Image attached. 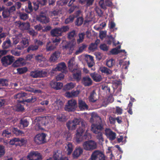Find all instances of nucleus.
<instances>
[{"label":"nucleus","instance_id":"dca6fc26","mask_svg":"<svg viewBox=\"0 0 160 160\" xmlns=\"http://www.w3.org/2000/svg\"><path fill=\"white\" fill-rule=\"evenodd\" d=\"M82 82L85 87H88L92 85V82L89 76H87L82 78Z\"/></svg>","mask_w":160,"mask_h":160},{"label":"nucleus","instance_id":"412c9836","mask_svg":"<svg viewBox=\"0 0 160 160\" xmlns=\"http://www.w3.org/2000/svg\"><path fill=\"white\" fill-rule=\"evenodd\" d=\"M83 152V149L79 147L76 148L72 153L73 158H75L78 157Z\"/></svg>","mask_w":160,"mask_h":160},{"label":"nucleus","instance_id":"c03bdc74","mask_svg":"<svg viewBox=\"0 0 160 160\" xmlns=\"http://www.w3.org/2000/svg\"><path fill=\"white\" fill-rule=\"evenodd\" d=\"M17 73L19 74H22L26 73L28 71L27 67L18 68L17 69Z\"/></svg>","mask_w":160,"mask_h":160},{"label":"nucleus","instance_id":"aec40b11","mask_svg":"<svg viewBox=\"0 0 160 160\" xmlns=\"http://www.w3.org/2000/svg\"><path fill=\"white\" fill-rule=\"evenodd\" d=\"M78 106L81 110H83L85 109L87 110L88 108V106L85 102L82 99L78 100Z\"/></svg>","mask_w":160,"mask_h":160},{"label":"nucleus","instance_id":"4468645a","mask_svg":"<svg viewBox=\"0 0 160 160\" xmlns=\"http://www.w3.org/2000/svg\"><path fill=\"white\" fill-rule=\"evenodd\" d=\"M104 134L107 138L111 141H112L116 138V133L109 128H106Z\"/></svg>","mask_w":160,"mask_h":160},{"label":"nucleus","instance_id":"0eeeda50","mask_svg":"<svg viewBox=\"0 0 160 160\" xmlns=\"http://www.w3.org/2000/svg\"><path fill=\"white\" fill-rule=\"evenodd\" d=\"M82 119L80 118H74L73 120L68 121L66 125L69 130H75L78 125H79Z\"/></svg>","mask_w":160,"mask_h":160},{"label":"nucleus","instance_id":"37998d69","mask_svg":"<svg viewBox=\"0 0 160 160\" xmlns=\"http://www.w3.org/2000/svg\"><path fill=\"white\" fill-rule=\"evenodd\" d=\"M0 85L2 86H8V80L6 79L0 78Z\"/></svg>","mask_w":160,"mask_h":160},{"label":"nucleus","instance_id":"9b49d317","mask_svg":"<svg viewBox=\"0 0 160 160\" xmlns=\"http://www.w3.org/2000/svg\"><path fill=\"white\" fill-rule=\"evenodd\" d=\"M28 160H42V156L38 151H31L27 156Z\"/></svg>","mask_w":160,"mask_h":160},{"label":"nucleus","instance_id":"423d86ee","mask_svg":"<svg viewBox=\"0 0 160 160\" xmlns=\"http://www.w3.org/2000/svg\"><path fill=\"white\" fill-rule=\"evenodd\" d=\"M14 60V57L11 55H7L2 57L1 59L3 66L7 67L11 65Z\"/></svg>","mask_w":160,"mask_h":160},{"label":"nucleus","instance_id":"f3484780","mask_svg":"<svg viewBox=\"0 0 160 160\" xmlns=\"http://www.w3.org/2000/svg\"><path fill=\"white\" fill-rule=\"evenodd\" d=\"M73 72L72 77L74 79L77 81H79L81 78V72L80 70L77 68H75L72 70L70 71Z\"/></svg>","mask_w":160,"mask_h":160},{"label":"nucleus","instance_id":"5fc2aeb1","mask_svg":"<svg viewBox=\"0 0 160 160\" xmlns=\"http://www.w3.org/2000/svg\"><path fill=\"white\" fill-rule=\"evenodd\" d=\"M27 95L26 93L25 92H21L18 93L17 94L14 96L15 98H21L25 97Z\"/></svg>","mask_w":160,"mask_h":160},{"label":"nucleus","instance_id":"1a4fd4ad","mask_svg":"<svg viewBox=\"0 0 160 160\" xmlns=\"http://www.w3.org/2000/svg\"><path fill=\"white\" fill-rule=\"evenodd\" d=\"M90 159L91 160H105V156L99 151L95 150L92 153Z\"/></svg>","mask_w":160,"mask_h":160},{"label":"nucleus","instance_id":"f8f14e48","mask_svg":"<svg viewBox=\"0 0 160 160\" xmlns=\"http://www.w3.org/2000/svg\"><path fill=\"white\" fill-rule=\"evenodd\" d=\"M46 134L44 133L37 134L35 137L34 140L37 144H43L46 142Z\"/></svg>","mask_w":160,"mask_h":160},{"label":"nucleus","instance_id":"58836bf2","mask_svg":"<svg viewBox=\"0 0 160 160\" xmlns=\"http://www.w3.org/2000/svg\"><path fill=\"white\" fill-rule=\"evenodd\" d=\"M87 47V45L85 44H82V45L79 48L78 50L76 51L75 52V54L78 55L82 53Z\"/></svg>","mask_w":160,"mask_h":160},{"label":"nucleus","instance_id":"c9c22d12","mask_svg":"<svg viewBox=\"0 0 160 160\" xmlns=\"http://www.w3.org/2000/svg\"><path fill=\"white\" fill-rule=\"evenodd\" d=\"M75 87L74 84L72 82L68 83L64 86L63 90L65 91L69 90Z\"/></svg>","mask_w":160,"mask_h":160},{"label":"nucleus","instance_id":"473e14b6","mask_svg":"<svg viewBox=\"0 0 160 160\" xmlns=\"http://www.w3.org/2000/svg\"><path fill=\"white\" fill-rule=\"evenodd\" d=\"M67 148L66 149V151L68 155H70L73 150V146L72 144L70 142H68L67 144Z\"/></svg>","mask_w":160,"mask_h":160},{"label":"nucleus","instance_id":"72a5a7b5","mask_svg":"<svg viewBox=\"0 0 160 160\" xmlns=\"http://www.w3.org/2000/svg\"><path fill=\"white\" fill-rule=\"evenodd\" d=\"M35 59L36 61L39 62L44 61L45 58L42 54L36 55L35 57Z\"/></svg>","mask_w":160,"mask_h":160},{"label":"nucleus","instance_id":"49530a36","mask_svg":"<svg viewBox=\"0 0 160 160\" xmlns=\"http://www.w3.org/2000/svg\"><path fill=\"white\" fill-rule=\"evenodd\" d=\"M83 21V19L82 17L78 18L75 22V25L78 26H80L82 24Z\"/></svg>","mask_w":160,"mask_h":160},{"label":"nucleus","instance_id":"6e6552de","mask_svg":"<svg viewBox=\"0 0 160 160\" xmlns=\"http://www.w3.org/2000/svg\"><path fill=\"white\" fill-rule=\"evenodd\" d=\"M77 101L74 99L69 100L64 107L65 110L68 112L74 111L77 106Z\"/></svg>","mask_w":160,"mask_h":160},{"label":"nucleus","instance_id":"bf43d9fd","mask_svg":"<svg viewBox=\"0 0 160 160\" xmlns=\"http://www.w3.org/2000/svg\"><path fill=\"white\" fill-rule=\"evenodd\" d=\"M99 4L100 6L102 9H106L107 8L106 7L105 3L104 0H100L99 2Z\"/></svg>","mask_w":160,"mask_h":160},{"label":"nucleus","instance_id":"4d7b16f0","mask_svg":"<svg viewBox=\"0 0 160 160\" xmlns=\"http://www.w3.org/2000/svg\"><path fill=\"white\" fill-rule=\"evenodd\" d=\"M97 46L96 44L94 43H92L90 45L88 49L91 51H93L97 49Z\"/></svg>","mask_w":160,"mask_h":160},{"label":"nucleus","instance_id":"338daca9","mask_svg":"<svg viewBox=\"0 0 160 160\" xmlns=\"http://www.w3.org/2000/svg\"><path fill=\"white\" fill-rule=\"evenodd\" d=\"M6 8L10 15L16 10L15 7L14 6H12L9 8Z\"/></svg>","mask_w":160,"mask_h":160},{"label":"nucleus","instance_id":"bb28decb","mask_svg":"<svg viewBox=\"0 0 160 160\" xmlns=\"http://www.w3.org/2000/svg\"><path fill=\"white\" fill-rule=\"evenodd\" d=\"M60 53L58 52H55L51 56L49 60L51 62H54L59 57Z\"/></svg>","mask_w":160,"mask_h":160},{"label":"nucleus","instance_id":"7ed1b4c3","mask_svg":"<svg viewBox=\"0 0 160 160\" xmlns=\"http://www.w3.org/2000/svg\"><path fill=\"white\" fill-rule=\"evenodd\" d=\"M40 122L42 126L52 127L54 126L55 120L53 116H47L42 118Z\"/></svg>","mask_w":160,"mask_h":160},{"label":"nucleus","instance_id":"b1692460","mask_svg":"<svg viewBox=\"0 0 160 160\" xmlns=\"http://www.w3.org/2000/svg\"><path fill=\"white\" fill-rule=\"evenodd\" d=\"M12 47V43L10 39L7 38L6 40L4 41L2 45V48L3 49H7Z\"/></svg>","mask_w":160,"mask_h":160},{"label":"nucleus","instance_id":"8fccbe9b","mask_svg":"<svg viewBox=\"0 0 160 160\" xmlns=\"http://www.w3.org/2000/svg\"><path fill=\"white\" fill-rule=\"evenodd\" d=\"M75 18V16L73 15H72L69 16V17L66 19L65 21V23L66 24H68L70 22H72Z\"/></svg>","mask_w":160,"mask_h":160},{"label":"nucleus","instance_id":"864d4df0","mask_svg":"<svg viewBox=\"0 0 160 160\" xmlns=\"http://www.w3.org/2000/svg\"><path fill=\"white\" fill-rule=\"evenodd\" d=\"M45 111V109L42 107H38L33 110V112L39 113L43 112Z\"/></svg>","mask_w":160,"mask_h":160},{"label":"nucleus","instance_id":"13d9d810","mask_svg":"<svg viewBox=\"0 0 160 160\" xmlns=\"http://www.w3.org/2000/svg\"><path fill=\"white\" fill-rule=\"evenodd\" d=\"M33 9L35 11H36L38 9L39 6V2L38 1L36 2H33Z\"/></svg>","mask_w":160,"mask_h":160},{"label":"nucleus","instance_id":"ddd939ff","mask_svg":"<svg viewBox=\"0 0 160 160\" xmlns=\"http://www.w3.org/2000/svg\"><path fill=\"white\" fill-rule=\"evenodd\" d=\"M37 20L42 24H47L50 22L49 18L44 13H41L37 17Z\"/></svg>","mask_w":160,"mask_h":160},{"label":"nucleus","instance_id":"c756f323","mask_svg":"<svg viewBox=\"0 0 160 160\" xmlns=\"http://www.w3.org/2000/svg\"><path fill=\"white\" fill-rule=\"evenodd\" d=\"M11 131L13 133L15 134L16 136L21 135L24 133L22 131L18 129L17 128L12 127L11 129Z\"/></svg>","mask_w":160,"mask_h":160},{"label":"nucleus","instance_id":"680f3d73","mask_svg":"<svg viewBox=\"0 0 160 160\" xmlns=\"http://www.w3.org/2000/svg\"><path fill=\"white\" fill-rule=\"evenodd\" d=\"M100 48L101 49L104 51H107L108 50V47L105 44H102L100 46Z\"/></svg>","mask_w":160,"mask_h":160},{"label":"nucleus","instance_id":"7c9ffc66","mask_svg":"<svg viewBox=\"0 0 160 160\" xmlns=\"http://www.w3.org/2000/svg\"><path fill=\"white\" fill-rule=\"evenodd\" d=\"M94 1V0H79V2L82 4L86 3V6L88 7L92 4Z\"/></svg>","mask_w":160,"mask_h":160},{"label":"nucleus","instance_id":"e2e57ef3","mask_svg":"<svg viewBox=\"0 0 160 160\" xmlns=\"http://www.w3.org/2000/svg\"><path fill=\"white\" fill-rule=\"evenodd\" d=\"M20 141V139L18 138H15L11 140L9 142L10 144L11 145L16 144L15 143Z\"/></svg>","mask_w":160,"mask_h":160},{"label":"nucleus","instance_id":"20e7f679","mask_svg":"<svg viewBox=\"0 0 160 160\" xmlns=\"http://www.w3.org/2000/svg\"><path fill=\"white\" fill-rule=\"evenodd\" d=\"M30 75L33 78H43L47 76V72L44 69L35 70L31 72Z\"/></svg>","mask_w":160,"mask_h":160},{"label":"nucleus","instance_id":"0e129e2a","mask_svg":"<svg viewBox=\"0 0 160 160\" xmlns=\"http://www.w3.org/2000/svg\"><path fill=\"white\" fill-rule=\"evenodd\" d=\"M60 29L61 31V33L62 34L63 32H65L68 31L69 29V27L67 26H63L60 28Z\"/></svg>","mask_w":160,"mask_h":160},{"label":"nucleus","instance_id":"a19ab883","mask_svg":"<svg viewBox=\"0 0 160 160\" xmlns=\"http://www.w3.org/2000/svg\"><path fill=\"white\" fill-rule=\"evenodd\" d=\"M115 61L112 58L107 60L106 65L109 68L112 67L115 64Z\"/></svg>","mask_w":160,"mask_h":160},{"label":"nucleus","instance_id":"774afa93","mask_svg":"<svg viewBox=\"0 0 160 160\" xmlns=\"http://www.w3.org/2000/svg\"><path fill=\"white\" fill-rule=\"evenodd\" d=\"M64 77V74L63 73H61L56 77V79L57 81L61 80L63 79Z\"/></svg>","mask_w":160,"mask_h":160},{"label":"nucleus","instance_id":"052dcab7","mask_svg":"<svg viewBox=\"0 0 160 160\" xmlns=\"http://www.w3.org/2000/svg\"><path fill=\"white\" fill-rule=\"evenodd\" d=\"M5 153L4 147L0 145V157L3 156Z\"/></svg>","mask_w":160,"mask_h":160},{"label":"nucleus","instance_id":"9d476101","mask_svg":"<svg viewBox=\"0 0 160 160\" xmlns=\"http://www.w3.org/2000/svg\"><path fill=\"white\" fill-rule=\"evenodd\" d=\"M62 47V49L65 51H68L67 53L71 54L74 49L75 44L73 43L70 42H65Z\"/></svg>","mask_w":160,"mask_h":160},{"label":"nucleus","instance_id":"6e6d98bb","mask_svg":"<svg viewBox=\"0 0 160 160\" xmlns=\"http://www.w3.org/2000/svg\"><path fill=\"white\" fill-rule=\"evenodd\" d=\"M2 135L3 137L9 138L11 135V133L8 130H4L3 131Z\"/></svg>","mask_w":160,"mask_h":160},{"label":"nucleus","instance_id":"de8ad7c7","mask_svg":"<svg viewBox=\"0 0 160 160\" xmlns=\"http://www.w3.org/2000/svg\"><path fill=\"white\" fill-rule=\"evenodd\" d=\"M25 48L28 45L29 42L27 38H24L22 39V40L20 42Z\"/></svg>","mask_w":160,"mask_h":160},{"label":"nucleus","instance_id":"2eb2a0df","mask_svg":"<svg viewBox=\"0 0 160 160\" xmlns=\"http://www.w3.org/2000/svg\"><path fill=\"white\" fill-rule=\"evenodd\" d=\"M15 23L16 26L22 30H28L30 28V25L29 22H22L19 21H16Z\"/></svg>","mask_w":160,"mask_h":160},{"label":"nucleus","instance_id":"69168bd1","mask_svg":"<svg viewBox=\"0 0 160 160\" xmlns=\"http://www.w3.org/2000/svg\"><path fill=\"white\" fill-rule=\"evenodd\" d=\"M41 119L39 121V122L36 123L35 126V129L37 130H42L43 128H42L41 126H42L41 122H40Z\"/></svg>","mask_w":160,"mask_h":160},{"label":"nucleus","instance_id":"4be33fe9","mask_svg":"<svg viewBox=\"0 0 160 160\" xmlns=\"http://www.w3.org/2000/svg\"><path fill=\"white\" fill-rule=\"evenodd\" d=\"M97 94L95 90H93L92 92H91L88 98L89 102H95L97 100L96 98Z\"/></svg>","mask_w":160,"mask_h":160},{"label":"nucleus","instance_id":"ea45409f","mask_svg":"<svg viewBox=\"0 0 160 160\" xmlns=\"http://www.w3.org/2000/svg\"><path fill=\"white\" fill-rule=\"evenodd\" d=\"M74 59L73 58H71L69 59L68 62V69L70 71L74 70L75 68H73L74 62Z\"/></svg>","mask_w":160,"mask_h":160},{"label":"nucleus","instance_id":"3c124183","mask_svg":"<svg viewBox=\"0 0 160 160\" xmlns=\"http://www.w3.org/2000/svg\"><path fill=\"white\" fill-rule=\"evenodd\" d=\"M76 34V31L75 30H73L68 33V38L69 39H72L74 37Z\"/></svg>","mask_w":160,"mask_h":160},{"label":"nucleus","instance_id":"f03ea898","mask_svg":"<svg viewBox=\"0 0 160 160\" xmlns=\"http://www.w3.org/2000/svg\"><path fill=\"white\" fill-rule=\"evenodd\" d=\"M81 126L77 130L76 137L77 141L78 142H81L84 139L87 138V136L86 134L83 136V133L85 130V125L81 120Z\"/></svg>","mask_w":160,"mask_h":160},{"label":"nucleus","instance_id":"393cba45","mask_svg":"<svg viewBox=\"0 0 160 160\" xmlns=\"http://www.w3.org/2000/svg\"><path fill=\"white\" fill-rule=\"evenodd\" d=\"M19 124L21 128L22 129L27 127L28 126L29 122L27 119L22 118L20 121Z\"/></svg>","mask_w":160,"mask_h":160},{"label":"nucleus","instance_id":"a18cd8bd","mask_svg":"<svg viewBox=\"0 0 160 160\" xmlns=\"http://www.w3.org/2000/svg\"><path fill=\"white\" fill-rule=\"evenodd\" d=\"M38 47L37 45H30L28 48L27 51L28 52H31L37 50Z\"/></svg>","mask_w":160,"mask_h":160},{"label":"nucleus","instance_id":"5701e85b","mask_svg":"<svg viewBox=\"0 0 160 160\" xmlns=\"http://www.w3.org/2000/svg\"><path fill=\"white\" fill-rule=\"evenodd\" d=\"M51 34L53 37L61 36L62 35L59 28L52 30Z\"/></svg>","mask_w":160,"mask_h":160},{"label":"nucleus","instance_id":"6ab92c4d","mask_svg":"<svg viewBox=\"0 0 160 160\" xmlns=\"http://www.w3.org/2000/svg\"><path fill=\"white\" fill-rule=\"evenodd\" d=\"M66 66L64 62H62L58 64L57 66L53 70L54 71H65L66 69Z\"/></svg>","mask_w":160,"mask_h":160},{"label":"nucleus","instance_id":"603ef678","mask_svg":"<svg viewBox=\"0 0 160 160\" xmlns=\"http://www.w3.org/2000/svg\"><path fill=\"white\" fill-rule=\"evenodd\" d=\"M20 18L22 20H25L28 18V15L25 13H20Z\"/></svg>","mask_w":160,"mask_h":160},{"label":"nucleus","instance_id":"a211bd4d","mask_svg":"<svg viewBox=\"0 0 160 160\" xmlns=\"http://www.w3.org/2000/svg\"><path fill=\"white\" fill-rule=\"evenodd\" d=\"M51 87L53 89L58 90L61 89L63 86V84L62 82L52 81L50 83Z\"/></svg>","mask_w":160,"mask_h":160},{"label":"nucleus","instance_id":"09e8293b","mask_svg":"<svg viewBox=\"0 0 160 160\" xmlns=\"http://www.w3.org/2000/svg\"><path fill=\"white\" fill-rule=\"evenodd\" d=\"M61 41V39L59 37H57L55 38H53L52 39V43L55 45V46H57L60 43Z\"/></svg>","mask_w":160,"mask_h":160},{"label":"nucleus","instance_id":"79ce46f5","mask_svg":"<svg viewBox=\"0 0 160 160\" xmlns=\"http://www.w3.org/2000/svg\"><path fill=\"white\" fill-rule=\"evenodd\" d=\"M2 11V16L3 18H6L10 16V14L8 12L7 9L5 8V7H4Z\"/></svg>","mask_w":160,"mask_h":160},{"label":"nucleus","instance_id":"2f4dec72","mask_svg":"<svg viewBox=\"0 0 160 160\" xmlns=\"http://www.w3.org/2000/svg\"><path fill=\"white\" fill-rule=\"evenodd\" d=\"M100 70L101 72L104 74L108 75L112 72V71L105 67H102L100 68Z\"/></svg>","mask_w":160,"mask_h":160},{"label":"nucleus","instance_id":"c85d7f7f","mask_svg":"<svg viewBox=\"0 0 160 160\" xmlns=\"http://www.w3.org/2000/svg\"><path fill=\"white\" fill-rule=\"evenodd\" d=\"M56 47L55 45L53 44L51 42H48L46 45V50L47 51H52L56 48Z\"/></svg>","mask_w":160,"mask_h":160},{"label":"nucleus","instance_id":"f257e3e1","mask_svg":"<svg viewBox=\"0 0 160 160\" xmlns=\"http://www.w3.org/2000/svg\"><path fill=\"white\" fill-rule=\"evenodd\" d=\"M96 118L98 120L96 123H92L91 125V130L94 134H97L96 138L99 142H102L104 141L103 134L102 131L104 129V126L105 123L104 121L102 120L101 118L98 115H96V117H92L91 121L92 119L95 120Z\"/></svg>","mask_w":160,"mask_h":160},{"label":"nucleus","instance_id":"a878e982","mask_svg":"<svg viewBox=\"0 0 160 160\" xmlns=\"http://www.w3.org/2000/svg\"><path fill=\"white\" fill-rule=\"evenodd\" d=\"M90 75L93 80L95 82H99L102 80L101 75L95 72L90 73Z\"/></svg>","mask_w":160,"mask_h":160},{"label":"nucleus","instance_id":"39448f33","mask_svg":"<svg viewBox=\"0 0 160 160\" xmlns=\"http://www.w3.org/2000/svg\"><path fill=\"white\" fill-rule=\"evenodd\" d=\"M83 149L87 151H92L97 148V145L96 142L92 140H90L84 142L82 144Z\"/></svg>","mask_w":160,"mask_h":160},{"label":"nucleus","instance_id":"e433bc0d","mask_svg":"<svg viewBox=\"0 0 160 160\" xmlns=\"http://www.w3.org/2000/svg\"><path fill=\"white\" fill-rule=\"evenodd\" d=\"M85 34L84 32L79 33L78 34L79 38L77 39V41L78 44H79L82 42L84 39Z\"/></svg>","mask_w":160,"mask_h":160},{"label":"nucleus","instance_id":"f704fd0d","mask_svg":"<svg viewBox=\"0 0 160 160\" xmlns=\"http://www.w3.org/2000/svg\"><path fill=\"white\" fill-rule=\"evenodd\" d=\"M57 119L58 121L61 122H65L67 120L66 116L62 113H60L58 115Z\"/></svg>","mask_w":160,"mask_h":160},{"label":"nucleus","instance_id":"4c0bfd02","mask_svg":"<svg viewBox=\"0 0 160 160\" xmlns=\"http://www.w3.org/2000/svg\"><path fill=\"white\" fill-rule=\"evenodd\" d=\"M33 9V7L32 6L31 2L30 1H28V7L25 8V12L28 13H30L32 12Z\"/></svg>","mask_w":160,"mask_h":160},{"label":"nucleus","instance_id":"cd10ccee","mask_svg":"<svg viewBox=\"0 0 160 160\" xmlns=\"http://www.w3.org/2000/svg\"><path fill=\"white\" fill-rule=\"evenodd\" d=\"M23 60V58H19L13 63L12 66L14 67H18L22 66Z\"/></svg>","mask_w":160,"mask_h":160}]
</instances>
